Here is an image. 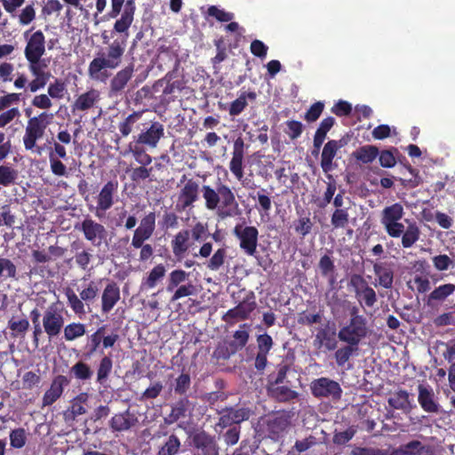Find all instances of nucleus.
<instances>
[{
    "label": "nucleus",
    "mask_w": 455,
    "mask_h": 455,
    "mask_svg": "<svg viewBox=\"0 0 455 455\" xmlns=\"http://www.w3.org/2000/svg\"><path fill=\"white\" fill-rule=\"evenodd\" d=\"M201 192L205 208L209 211L217 210V214L220 219L224 220L241 214L235 195L228 185L220 183L216 188L210 185H204Z\"/></svg>",
    "instance_id": "1"
},
{
    "label": "nucleus",
    "mask_w": 455,
    "mask_h": 455,
    "mask_svg": "<svg viewBox=\"0 0 455 455\" xmlns=\"http://www.w3.org/2000/svg\"><path fill=\"white\" fill-rule=\"evenodd\" d=\"M52 119V115L46 112L37 116L30 117L25 129L23 144L27 150L42 153V148L36 146V141L43 138L45 129Z\"/></svg>",
    "instance_id": "2"
},
{
    "label": "nucleus",
    "mask_w": 455,
    "mask_h": 455,
    "mask_svg": "<svg viewBox=\"0 0 455 455\" xmlns=\"http://www.w3.org/2000/svg\"><path fill=\"white\" fill-rule=\"evenodd\" d=\"M404 215V210L400 203L393 204L385 207L380 215V223L383 225L387 234L393 238L402 235L405 227L400 221Z\"/></svg>",
    "instance_id": "3"
},
{
    "label": "nucleus",
    "mask_w": 455,
    "mask_h": 455,
    "mask_svg": "<svg viewBox=\"0 0 455 455\" xmlns=\"http://www.w3.org/2000/svg\"><path fill=\"white\" fill-rule=\"evenodd\" d=\"M124 4L121 18L114 25L115 31L118 33L126 32L133 21V16L136 10L135 0H111V11L108 15L110 18H116Z\"/></svg>",
    "instance_id": "4"
},
{
    "label": "nucleus",
    "mask_w": 455,
    "mask_h": 455,
    "mask_svg": "<svg viewBox=\"0 0 455 455\" xmlns=\"http://www.w3.org/2000/svg\"><path fill=\"white\" fill-rule=\"evenodd\" d=\"M233 235L238 239L239 246L244 253L249 256L256 253L259 240V230L256 227L236 224Z\"/></svg>",
    "instance_id": "5"
},
{
    "label": "nucleus",
    "mask_w": 455,
    "mask_h": 455,
    "mask_svg": "<svg viewBox=\"0 0 455 455\" xmlns=\"http://www.w3.org/2000/svg\"><path fill=\"white\" fill-rule=\"evenodd\" d=\"M180 182H184L178 195V203L176 208L178 211H186L193 208L196 202L199 199L200 189L199 182L194 179H187L184 174Z\"/></svg>",
    "instance_id": "6"
},
{
    "label": "nucleus",
    "mask_w": 455,
    "mask_h": 455,
    "mask_svg": "<svg viewBox=\"0 0 455 455\" xmlns=\"http://www.w3.org/2000/svg\"><path fill=\"white\" fill-rule=\"evenodd\" d=\"M350 284L354 288L355 297L359 305L364 308L372 307L378 301L376 291L361 275H353Z\"/></svg>",
    "instance_id": "7"
},
{
    "label": "nucleus",
    "mask_w": 455,
    "mask_h": 455,
    "mask_svg": "<svg viewBox=\"0 0 455 455\" xmlns=\"http://www.w3.org/2000/svg\"><path fill=\"white\" fill-rule=\"evenodd\" d=\"M42 323L49 339L57 337L64 326L63 308L54 303L50 305L44 312Z\"/></svg>",
    "instance_id": "8"
},
{
    "label": "nucleus",
    "mask_w": 455,
    "mask_h": 455,
    "mask_svg": "<svg viewBox=\"0 0 455 455\" xmlns=\"http://www.w3.org/2000/svg\"><path fill=\"white\" fill-rule=\"evenodd\" d=\"M368 331L367 322L348 321L339 330L338 339L341 342L358 347L361 341L367 337Z\"/></svg>",
    "instance_id": "9"
},
{
    "label": "nucleus",
    "mask_w": 455,
    "mask_h": 455,
    "mask_svg": "<svg viewBox=\"0 0 455 455\" xmlns=\"http://www.w3.org/2000/svg\"><path fill=\"white\" fill-rule=\"evenodd\" d=\"M257 302L253 291H250L235 307L228 309L222 316V320L230 323L232 320H246L256 309Z\"/></svg>",
    "instance_id": "10"
},
{
    "label": "nucleus",
    "mask_w": 455,
    "mask_h": 455,
    "mask_svg": "<svg viewBox=\"0 0 455 455\" xmlns=\"http://www.w3.org/2000/svg\"><path fill=\"white\" fill-rule=\"evenodd\" d=\"M312 395L316 398L332 397L338 400L341 397L342 389L339 384L329 378L322 377L310 384Z\"/></svg>",
    "instance_id": "11"
},
{
    "label": "nucleus",
    "mask_w": 455,
    "mask_h": 455,
    "mask_svg": "<svg viewBox=\"0 0 455 455\" xmlns=\"http://www.w3.org/2000/svg\"><path fill=\"white\" fill-rule=\"evenodd\" d=\"M217 426L225 428L232 427L233 425L237 426L241 422L248 420L251 417V411L247 407H226L221 410Z\"/></svg>",
    "instance_id": "12"
},
{
    "label": "nucleus",
    "mask_w": 455,
    "mask_h": 455,
    "mask_svg": "<svg viewBox=\"0 0 455 455\" xmlns=\"http://www.w3.org/2000/svg\"><path fill=\"white\" fill-rule=\"evenodd\" d=\"M257 354L254 357V368L258 371H263L267 364V355L273 348L274 341L267 333L259 334L256 337Z\"/></svg>",
    "instance_id": "13"
},
{
    "label": "nucleus",
    "mask_w": 455,
    "mask_h": 455,
    "mask_svg": "<svg viewBox=\"0 0 455 455\" xmlns=\"http://www.w3.org/2000/svg\"><path fill=\"white\" fill-rule=\"evenodd\" d=\"M347 141L342 138L340 140H331L323 146L321 155V167L327 173L334 169L333 159L338 151L347 145Z\"/></svg>",
    "instance_id": "14"
},
{
    "label": "nucleus",
    "mask_w": 455,
    "mask_h": 455,
    "mask_svg": "<svg viewBox=\"0 0 455 455\" xmlns=\"http://www.w3.org/2000/svg\"><path fill=\"white\" fill-rule=\"evenodd\" d=\"M244 148L245 144L242 138L239 137L234 141L229 170L237 180L243 178Z\"/></svg>",
    "instance_id": "15"
},
{
    "label": "nucleus",
    "mask_w": 455,
    "mask_h": 455,
    "mask_svg": "<svg viewBox=\"0 0 455 455\" xmlns=\"http://www.w3.org/2000/svg\"><path fill=\"white\" fill-rule=\"evenodd\" d=\"M45 52V37L41 30L34 32L28 40L25 47L27 60H40Z\"/></svg>",
    "instance_id": "16"
},
{
    "label": "nucleus",
    "mask_w": 455,
    "mask_h": 455,
    "mask_svg": "<svg viewBox=\"0 0 455 455\" xmlns=\"http://www.w3.org/2000/svg\"><path fill=\"white\" fill-rule=\"evenodd\" d=\"M138 423V417L127 409L112 416L109 420V427L112 432H125L135 427Z\"/></svg>",
    "instance_id": "17"
},
{
    "label": "nucleus",
    "mask_w": 455,
    "mask_h": 455,
    "mask_svg": "<svg viewBox=\"0 0 455 455\" xmlns=\"http://www.w3.org/2000/svg\"><path fill=\"white\" fill-rule=\"evenodd\" d=\"M69 379L63 375L56 376L50 387L44 394L42 403L43 406H51L62 395L64 387L69 385Z\"/></svg>",
    "instance_id": "18"
},
{
    "label": "nucleus",
    "mask_w": 455,
    "mask_h": 455,
    "mask_svg": "<svg viewBox=\"0 0 455 455\" xmlns=\"http://www.w3.org/2000/svg\"><path fill=\"white\" fill-rule=\"evenodd\" d=\"M336 336H338V333H336L335 328L331 329L328 324L317 331L314 339V346L318 349L323 347L327 351H333L338 347Z\"/></svg>",
    "instance_id": "19"
},
{
    "label": "nucleus",
    "mask_w": 455,
    "mask_h": 455,
    "mask_svg": "<svg viewBox=\"0 0 455 455\" xmlns=\"http://www.w3.org/2000/svg\"><path fill=\"white\" fill-rule=\"evenodd\" d=\"M249 196L256 202L255 209L258 211L260 219L262 220L269 219L273 200L267 189L261 188L255 194L250 193Z\"/></svg>",
    "instance_id": "20"
},
{
    "label": "nucleus",
    "mask_w": 455,
    "mask_h": 455,
    "mask_svg": "<svg viewBox=\"0 0 455 455\" xmlns=\"http://www.w3.org/2000/svg\"><path fill=\"white\" fill-rule=\"evenodd\" d=\"M193 443L204 455H220V448L215 437L205 431L196 433L193 436Z\"/></svg>",
    "instance_id": "21"
},
{
    "label": "nucleus",
    "mask_w": 455,
    "mask_h": 455,
    "mask_svg": "<svg viewBox=\"0 0 455 455\" xmlns=\"http://www.w3.org/2000/svg\"><path fill=\"white\" fill-rule=\"evenodd\" d=\"M164 134V125L159 122H154L147 131L139 134L135 142L155 148Z\"/></svg>",
    "instance_id": "22"
},
{
    "label": "nucleus",
    "mask_w": 455,
    "mask_h": 455,
    "mask_svg": "<svg viewBox=\"0 0 455 455\" xmlns=\"http://www.w3.org/2000/svg\"><path fill=\"white\" fill-rule=\"evenodd\" d=\"M120 289L114 281L109 282L101 294V313L108 314L120 300Z\"/></svg>",
    "instance_id": "23"
},
{
    "label": "nucleus",
    "mask_w": 455,
    "mask_h": 455,
    "mask_svg": "<svg viewBox=\"0 0 455 455\" xmlns=\"http://www.w3.org/2000/svg\"><path fill=\"white\" fill-rule=\"evenodd\" d=\"M418 401L423 411L429 413H436L439 411V404L435 400V393L429 386L419 385Z\"/></svg>",
    "instance_id": "24"
},
{
    "label": "nucleus",
    "mask_w": 455,
    "mask_h": 455,
    "mask_svg": "<svg viewBox=\"0 0 455 455\" xmlns=\"http://www.w3.org/2000/svg\"><path fill=\"white\" fill-rule=\"evenodd\" d=\"M117 189V180H109L102 187L97 196V204L100 205V209H110L113 206Z\"/></svg>",
    "instance_id": "25"
},
{
    "label": "nucleus",
    "mask_w": 455,
    "mask_h": 455,
    "mask_svg": "<svg viewBox=\"0 0 455 455\" xmlns=\"http://www.w3.org/2000/svg\"><path fill=\"white\" fill-rule=\"evenodd\" d=\"M388 405L395 410H400L408 414L411 411L414 404L410 399V395L406 390L400 389L393 393L387 399Z\"/></svg>",
    "instance_id": "26"
},
{
    "label": "nucleus",
    "mask_w": 455,
    "mask_h": 455,
    "mask_svg": "<svg viewBox=\"0 0 455 455\" xmlns=\"http://www.w3.org/2000/svg\"><path fill=\"white\" fill-rule=\"evenodd\" d=\"M189 236L190 231L188 229H182L174 235L171 242L172 253L179 261L183 259L185 253L189 249Z\"/></svg>",
    "instance_id": "27"
},
{
    "label": "nucleus",
    "mask_w": 455,
    "mask_h": 455,
    "mask_svg": "<svg viewBox=\"0 0 455 455\" xmlns=\"http://www.w3.org/2000/svg\"><path fill=\"white\" fill-rule=\"evenodd\" d=\"M373 271L378 278L379 284L384 289H391L394 283V270L386 262L373 264Z\"/></svg>",
    "instance_id": "28"
},
{
    "label": "nucleus",
    "mask_w": 455,
    "mask_h": 455,
    "mask_svg": "<svg viewBox=\"0 0 455 455\" xmlns=\"http://www.w3.org/2000/svg\"><path fill=\"white\" fill-rule=\"evenodd\" d=\"M166 275V268L164 264L159 263L156 265L147 275L143 277L140 283V290H151L161 283Z\"/></svg>",
    "instance_id": "29"
},
{
    "label": "nucleus",
    "mask_w": 455,
    "mask_h": 455,
    "mask_svg": "<svg viewBox=\"0 0 455 455\" xmlns=\"http://www.w3.org/2000/svg\"><path fill=\"white\" fill-rule=\"evenodd\" d=\"M133 72V64H130L122 70L118 71L110 82L111 92L116 93L124 90L127 83L132 77Z\"/></svg>",
    "instance_id": "30"
},
{
    "label": "nucleus",
    "mask_w": 455,
    "mask_h": 455,
    "mask_svg": "<svg viewBox=\"0 0 455 455\" xmlns=\"http://www.w3.org/2000/svg\"><path fill=\"white\" fill-rule=\"evenodd\" d=\"M267 392L272 398L281 403L294 400L299 396L297 391L282 385L268 386Z\"/></svg>",
    "instance_id": "31"
},
{
    "label": "nucleus",
    "mask_w": 455,
    "mask_h": 455,
    "mask_svg": "<svg viewBox=\"0 0 455 455\" xmlns=\"http://www.w3.org/2000/svg\"><path fill=\"white\" fill-rule=\"evenodd\" d=\"M403 455H434L431 445L423 444L420 441L412 440L400 447Z\"/></svg>",
    "instance_id": "32"
},
{
    "label": "nucleus",
    "mask_w": 455,
    "mask_h": 455,
    "mask_svg": "<svg viewBox=\"0 0 455 455\" xmlns=\"http://www.w3.org/2000/svg\"><path fill=\"white\" fill-rule=\"evenodd\" d=\"M379 154V150L378 147L374 145H364L355 150L352 153V157L361 164H371Z\"/></svg>",
    "instance_id": "33"
},
{
    "label": "nucleus",
    "mask_w": 455,
    "mask_h": 455,
    "mask_svg": "<svg viewBox=\"0 0 455 455\" xmlns=\"http://www.w3.org/2000/svg\"><path fill=\"white\" fill-rule=\"evenodd\" d=\"M107 237L105 228L93 220H87V240L94 245L100 246Z\"/></svg>",
    "instance_id": "34"
},
{
    "label": "nucleus",
    "mask_w": 455,
    "mask_h": 455,
    "mask_svg": "<svg viewBox=\"0 0 455 455\" xmlns=\"http://www.w3.org/2000/svg\"><path fill=\"white\" fill-rule=\"evenodd\" d=\"M257 94L255 92H244L240 96L232 101L228 108V114L231 116H236L240 115L247 107V99L250 100H255Z\"/></svg>",
    "instance_id": "35"
},
{
    "label": "nucleus",
    "mask_w": 455,
    "mask_h": 455,
    "mask_svg": "<svg viewBox=\"0 0 455 455\" xmlns=\"http://www.w3.org/2000/svg\"><path fill=\"white\" fill-rule=\"evenodd\" d=\"M406 222H408V225L401 235V243L402 246L407 249L412 247V245L419 239L420 230L416 222H409L408 220H406Z\"/></svg>",
    "instance_id": "36"
},
{
    "label": "nucleus",
    "mask_w": 455,
    "mask_h": 455,
    "mask_svg": "<svg viewBox=\"0 0 455 455\" xmlns=\"http://www.w3.org/2000/svg\"><path fill=\"white\" fill-rule=\"evenodd\" d=\"M290 416L287 413L275 415L267 421V429L271 434L279 435L290 426Z\"/></svg>",
    "instance_id": "37"
},
{
    "label": "nucleus",
    "mask_w": 455,
    "mask_h": 455,
    "mask_svg": "<svg viewBox=\"0 0 455 455\" xmlns=\"http://www.w3.org/2000/svg\"><path fill=\"white\" fill-rule=\"evenodd\" d=\"M18 279L16 265L10 259L0 257V282Z\"/></svg>",
    "instance_id": "38"
},
{
    "label": "nucleus",
    "mask_w": 455,
    "mask_h": 455,
    "mask_svg": "<svg viewBox=\"0 0 455 455\" xmlns=\"http://www.w3.org/2000/svg\"><path fill=\"white\" fill-rule=\"evenodd\" d=\"M124 52V47L117 40L109 45L108 57L105 58L108 68H116L120 64Z\"/></svg>",
    "instance_id": "39"
},
{
    "label": "nucleus",
    "mask_w": 455,
    "mask_h": 455,
    "mask_svg": "<svg viewBox=\"0 0 455 455\" xmlns=\"http://www.w3.org/2000/svg\"><path fill=\"white\" fill-rule=\"evenodd\" d=\"M129 152L140 165H150L153 161L152 156L147 153L144 146L138 142L134 141L129 144Z\"/></svg>",
    "instance_id": "40"
},
{
    "label": "nucleus",
    "mask_w": 455,
    "mask_h": 455,
    "mask_svg": "<svg viewBox=\"0 0 455 455\" xmlns=\"http://www.w3.org/2000/svg\"><path fill=\"white\" fill-rule=\"evenodd\" d=\"M189 276L185 270L178 268L169 273L166 281V291L172 292L178 286L182 284Z\"/></svg>",
    "instance_id": "41"
},
{
    "label": "nucleus",
    "mask_w": 455,
    "mask_h": 455,
    "mask_svg": "<svg viewBox=\"0 0 455 455\" xmlns=\"http://www.w3.org/2000/svg\"><path fill=\"white\" fill-rule=\"evenodd\" d=\"M189 400L188 397L180 398L172 406L171 413L169 414V423H174L180 419L186 416V412L188 409Z\"/></svg>",
    "instance_id": "42"
},
{
    "label": "nucleus",
    "mask_w": 455,
    "mask_h": 455,
    "mask_svg": "<svg viewBox=\"0 0 455 455\" xmlns=\"http://www.w3.org/2000/svg\"><path fill=\"white\" fill-rule=\"evenodd\" d=\"M106 68H108L106 59L96 58L90 64L89 74L92 78L103 81L108 77L107 71L103 70Z\"/></svg>",
    "instance_id": "43"
},
{
    "label": "nucleus",
    "mask_w": 455,
    "mask_h": 455,
    "mask_svg": "<svg viewBox=\"0 0 455 455\" xmlns=\"http://www.w3.org/2000/svg\"><path fill=\"white\" fill-rule=\"evenodd\" d=\"M334 353V358L338 366H344L347 363L351 356L355 354L358 347L350 344H346L339 348H336Z\"/></svg>",
    "instance_id": "44"
},
{
    "label": "nucleus",
    "mask_w": 455,
    "mask_h": 455,
    "mask_svg": "<svg viewBox=\"0 0 455 455\" xmlns=\"http://www.w3.org/2000/svg\"><path fill=\"white\" fill-rule=\"evenodd\" d=\"M454 291L455 285L452 283L440 285L428 295V303L431 301H443L451 295Z\"/></svg>",
    "instance_id": "45"
},
{
    "label": "nucleus",
    "mask_w": 455,
    "mask_h": 455,
    "mask_svg": "<svg viewBox=\"0 0 455 455\" xmlns=\"http://www.w3.org/2000/svg\"><path fill=\"white\" fill-rule=\"evenodd\" d=\"M8 328L12 338L23 337L29 328V322L26 318L18 320L12 317L8 321Z\"/></svg>",
    "instance_id": "46"
},
{
    "label": "nucleus",
    "mask_w": 455,
    "mask_h": 455,
    "mask_svg": "<svg viewBox=\"0 0 455 455\" xmlns=\"http://www.w3.org/2000/svg\"><path fill=\"white\" fill-rule=\"evenodd\" d=\"M333 229L345 228L349 223L348 209H335L331 217Z\"/></svg>",
    "instance_id": "47"
},
{
    "label": "nucleus",
    "mask_w": 455,
    "mask_h": 455,
    "mask_svg": "<svg viewBox=\"0 0 455 455\" xmlns=\"http://www.w3.org/2000/svg\"><path fill=\"white\" fill-rule=\"evenodd\" d=\"M180 445L179 437L172 434L159 449L157 455H176L180 449Z\"/></svg>",
    "instance_id": "48"
},
{
    "label": "nucleus",
    "mask_w": 455,
    "mask_h": 455,
    "mask_svg": "<svg viewBox=\"0 0 455 455\" xmlns=\"http://www.w3.org/2000/svg\"><path fill=\"white\" fill-rule=\"evenodd\" d=\"M236 352V348H235L234 345H231L229 342H222L219 343L214 349L212 357L217 361H227Z\"/></svg>",
    "instance_id": "49"
},
{
    "label": "nucleus",
    "mask_w": 455,
    "mask_h": 455,
    "mask_svg": "<svg viewBox=\"0 0 455 455\" xmlns=\"http://www.w3.org/2000/svg\"><path fill=\"white\" fill-rule=\"evenodd\" d=\"M247 328L248 324H241L239 326V330L235 331L233 334L234 340L229 341L231 345L235 346V348H236L237 352L241 350L243 347H244L248 343L250 335L248 331L246 330Z\"/></svg>",
    "instance_id": "50"
},
{
    "label": "nucleus",
    "mask_w": 455,
    "mask_h": 455,
    "mask_svg": "<svg viewBox=\"0 0 455 455\" xmlns=\"http://www.w3.org/2000/svg\"><path fill=\"white\" fill-rule=\"evenodd\" d=\"M226 258V248H219L208 260L206 267L212 271H218L224 265Z\"/></svg>",
    "instance_id": "51"
},
{
    "label": "nucleus",
    "mask_w": 455,
    "mask_h": 455,
    "mask_svg": "<svg viewBox=\"0 0 455 455\" xmlns=\"http://www.w3.org/2000/svg\"><path fill=\"white\" fill-rule=\"evenodd\" d=\"M18 171L8 165H0V185L9 187L15 183Z\"/></svg>",
    "instance_id": "52"
},
{
    "label": "nucleus",
    "mask_w": 455,
    "mask_h": 455,
    "mask_svg": "<svg viewBox=\"0 0 455 455\" xmlns=\"http://www.w3.org/2000/svg\"><path fill=\"white\" fill-rule=\"evenodd\" d=\"M319 269L323 276L330 277L331 283L334 282L335 265L334 261L329 255L321 257L318 264Z\"/></svg>",
    "instance_id": "53"
},
{
    "label": "nucleus",
    "mask_w": 455,
    "mask_h": 455,
    "mask_svg": "<svg viewBox=\"0 0 455 455\" xmlns=\"http://www.w3.org/2000/svg\"><path fill=\"white\" fill-rule=\"evenodd\" d=\"M10 445L14 449H21L27 443V433L23 427L12 429L9 435Z\"/></svg>",
    "instance_id": "54"
},
{
    "label": "nucleus",
    "mask_w": 455,
    "mask_h": 455,
    "mask_svg": "<svg viewBox=\"0 0 455 455\" xmlns=\"http://www.w3.org/2000/svg\"><path fill=\"white\" fill-rule=\"evenodd\" d=\"M396 148H391L389 149H384L379 151V164L384 168H392L396 164L395 154H398Z\"/></svg>",
    "instance_id": "55"
},
{
    "label": "nucleus",
    "mask_w": 455,
    "mask_h": 455,
    "mask_svg": "<svg viewBox=\"0 0 455 455\" xmlns=\"http://www.w3.org/2000/svg\"><path fill=\"white\" fill-rule=\"evenodd\" d=\"M206 14L220 22L231 21L235 17L233 12H226L224 9H220L217 5H210L207 9Z\"/></svg>",
    "instance_id": "56"
},
{
    "label": "nucleus",
    "mask_w": 455,
    "mask_h": 455,
    "mask_svg": "<svg viewBox=\"0 0 455 455\" xmlns=\"http://www.w3.org/2000/svg\"><path fill=\"white\" fill-rule=\"evenodd\" d=\"M113 362L109 356H104L100 363L98 371H97V380L102 384L104 383L109 373L112 371Z\"/></svg>",
    "instance_id": "57"
},
{
    "label": "nucleus",
    "mask_w": 455,
    "mask_h": 455,
    "mask_svg": "<svg viewBox=\"0 0 455 455\" xmlns=\"http://www.w3.org/2000/svg\"><path fill=\"white\" fill-rule=\"evenodd\" d=\"M163 230L177 228L179 227V216L173 212H164L162 219L158 221Z\"/></svg>",
    "instance_id": "58"
},
{
    "label": "nucleus",
    "mask_w": 455,
    "mask_h": 455,
    "mask_svg": "<svg viewBox=\"0 0 455 455\" xmlns=\"http://www.w3.org/2000/svg\"><path fill=\"white\" fill-rule=\"evenodd\" d=\"M85 333V325L72 323L64 328V338L66 340H74Z\"/></svg>",
    "instance_id": "59"
},
{
    "label": "nucleus",
    "mask_w": 455,
    "mask_h": 455,
    "mask_svg": "<svg viewBox=\"0 0 455 455\" xmlns=\"http://www.w3.org/2000/svg\"><path fill=\"white\" fill-rule=\"evenodd\" d=\"M294 230L301 237H305L311 233L313 222L309 217H300L294 221Z\"/></svg>",
    "instance_id": "60"
},
{
    "label": "nucleus",
    "mask_w": 455,
    "mask_h": 455,
    "mask_svg": "<svg viewBox=\"0 0 455 455\" xmlns=\"http://www.w3.org/2000/svg\"><path fill=\"white\" fill-rule=\"evenodd\" d=\"M28 70L35 78H40L49 81L51 74L44 69V67L40 63V60H28Z\"/></svg>",
    "instance_id": "61"
},
{
    "label": "nucleus",
    "mask_w": 455,
    "mask_h": 455,
    "mask_svg": "<svg viewBox=\"0 0 455 455\" xmlns=\"http://www.w3.org/2000/svg\"><path fill=\"white\" fill-rule=\"evenodd\" d=\"M191 379L188 373H181L175 379L174 392L177 395H186L190 388Z\"/></svg>",
    "instance_id": "62"
},
{
    "label": "nucleus",
    "mask_w": 455,
    "mask_h": 455,
    "mask_svg": "<svg viewBox=\"0 0 455 455\" xmlns=\"http://www.w3.org/2000/svg\"><path fill=\"white\" fill-rule=\"evenodd\" d=\"M84 403H85V394L82 393L73 399L68 413L71 414L74 419L84 414L85 412Z\"/></svg>",
    "instance_id": "63"
},
{
    "label": "nucleus",
    "mask_w": 455,
    "mask_h": 455,
    "mask_svg": "<svg viewBox=\"0 0 455 455\" xmlns=\"http://www.w3.org/2000/svg\"><path fill=\"white\" fill-rule=\"evenodd\" d=\"M323 108H324L323 102L316 101L315 103L311 105L310 108L307 110V112L304 115V119L307 123L315 122L322 115Z\"/></svg>",
    "instance_id": "64"
}]
</instances>
